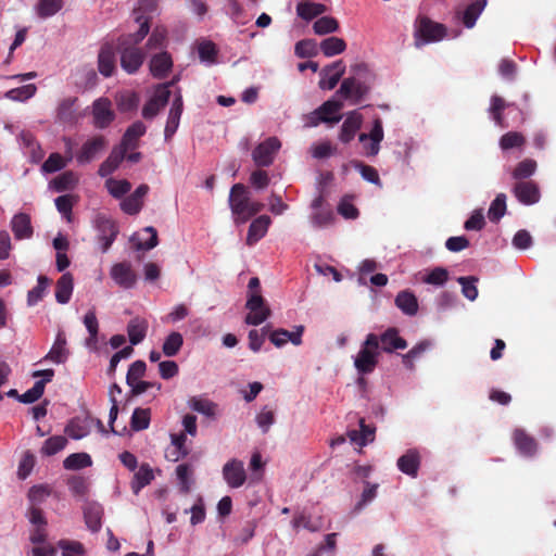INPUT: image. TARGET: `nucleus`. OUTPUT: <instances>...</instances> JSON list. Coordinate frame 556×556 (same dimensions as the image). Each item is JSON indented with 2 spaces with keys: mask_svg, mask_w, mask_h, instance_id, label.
Masks as SVG:
<instances>
[{
  "mask_svg": "<svg viewBox=\"0 0 556 556\" xmlns=\"http://www.w3.org/2000/svg\"><path fill=\"white\" fill-rule=\"evenodd\" d=\"M379 356L380 346L377 345V334L368 333L354 358V367L361 375L371 374L379 363Z\"/></svg>",
  "mask_w": 556,
  "mask_h": 556,
  "instance_id": "1",
  "label": "nucleus"
},
{
  "mask_svg": "<svg viewBox=\"0 0 556 556\" xmlns=\"http://www.w3.org/2000/svg\"><path fill=\"white\" fill-rule=\"evenodd\" d=\"M245 307L250 311L244 319L248 325L258 326L271 314L265 299L258 292L249 293Z\"/></svg>",
  "mask_w": 556,
  "mask_h": 556,
  "instance_id": "2",
  "label": "nucleus"
},
{
  "mask_svg": "<svg viewBox=\"0 0 556 556\" xmlns=\"http://www.w3.org/2000/svg\"><path fill=\"white\" fill-rule=\"evenodd\" d=\"M117 49L122 70L129 75L136 74L142 66L146 59V54L142 49L128 45L127 41L126 43H118Z\"/></svg>",
  "mask_w": 556,
  "mask_h": 556,
  "instance_id": "3",
  "label": "nucleus"
},
{
  "mask_svg": "<svg viewBox=\"0 0 556 556\" xmlns=\"http://www.w3.org/2000/svg\"><path fill=\"white\" fill-rule=\"evenodd\" d=\"M250 202L249 191L243 184H235L229 193L228 203L231 210L233 222L242 224L240 218L245 215Z\"/></svg>",
  "mask_w": 556,
  "mask_h": 556,
  "instance_id": "4",
  "label": "nucleus"
},
{
  "mask_svg": "<svg viewBox=\"0 0 556 556\" xmlns=\"http://www.w3.org/2000/svg\"><path fill=\"white\" fill-rule=\"evenodd\" d=\"M446 36V27L443 24L433 22L427 16H421L417 21L416 38L421 39V43L442 40Z\"/></svg>",
  "mask_w": 556,
  "mask_h": 556,
  "instance_id": "5",
  "label": "nucleus"
},
{
  "mask_svg": "<svg viewBox=\"0 0 556 556\" xmlns=\"http://www.w3.org/2000/svg\"><path fill=\"white\" fill-rule=\"evenodd\" d=\"M280 147L281 143L277 137H269L257 144L252 152V159L255 165L260 167L271 165Z\"/></svg>",
  "mask_w": 556,
  "mask_h": 556,
  "instance_id": "6",
  "label": "nucleus"
},
{
  "mask_svg": "<svg viewBox=\"0 0 556 556\" xmlns=\"http://www.w3.org/2000/svg\"><path fill=\"white\" fill-rule=\"evenodd\" d=\"M369 92V86L355 77L343 79L337 94L351 100L353 104H358Z\"/></svg>",
  "mask_w": 556,
  "mask_h": 556,
  "instance_id": "7",
  "label": "nucleus"
},
{
  "mask_svg": "<svg viewBox=\"0 0 556 556\" xmlns=\"http://www.w3.org/2000/svg\"><path fill=\"white\" fill-rule=\"evenodd\" d=\"M93 126L98 129L109 127L115 119L112 103L108 98H99L92 103Z\"/></svg>",
  "mask_w": 556,
  "mask_h": 556,
  "instance_id": "8",
  "label": "nucleus"
},
{
  "mask_svg": "<svg viewBox=\"0 0 556 556\" xmlns=\"http://www.w3.org/2000/svg\"><path fill=\"white\" fill-rule=\"evenodd\" d=\"M108 146L104 136L98 135L88 139L76 154V161L80 165L90 163Z\"/></svg>",
  "mask_w": 556,
  "mask_h": 556,
  "instance_id": "9",
  "label": "nucleus"
},
{
  "mask_svg": "<svg viewBox=\"0 0 556 556\" xmlns=\"http://www.w3.org/2000/svg\"><path fill=\"white\" fill-rule=\"evenodd\" d=\"M377 345L380 346V353H393L396 350H405L407 341L399 334V329L389 327L381 334H377Z\"/></svg>",
  "mask_w": 556,
  "mask_h": 556,
  "instance_id": "10",
  "label": "nucleus"
},
{
  "mask_svg": "<svg viewBox=\"0 0 556 556\" xmlns=\"http://www.w3.org/2000/svg\"><path fill=\"white\" fill-rule=\"evenodd\" d=\"M172 84L173 81L167 85H162L155 90L153 97L144 104L142 109V116L144 118H153L167 104L170 97L168 86Z\"/></svg>",
  "mask_w": 556,
  "mask_h": 556,
  "instance_id": "11",
  "label": "nucleus"
},
{
  "mask_svg": "<svg viewBox=\"0 0 556 556\" xmlns=\"http://www.w3.org/2000/svg\"><path fill=\"white\" fill-rule=\"evenodd\" d=\"M223 477L230 488L242 486L247 480L243 462L237 458L228 460L223 467Z\"/></svg>",
  "mask_w": 556,
  "mask_h": 556,
  "instance_id": "12",
  "label": "nucleus"
},
{
  "mask_svg": "<svg viewBox=\"0 0 556 556\" xmlns=\"http://www.w3.org/2000/svg\"><path fill=\"white\" fill-rule=\"evenodd\" d=\"M514 195L525 205H532L540 201L541 193L536 182L532 180L517 181L513 189Z\"/></svg>",
  "mask_w": 556,
  "mask_h": 556,
  "instance_id": "13",
  "label": "nucleus"
},
{
  "mask_svg": "<svg viewBox=\"0 0 556 556\" xmlns=\"http://www.w3.org/2000/svg\"><path fill=\"white\" fill-rule=\"evenodd\" d=\"M345 72L343 61L339 60L326 66L320 72L319 87L324 90H332Z\"/></svg>",
  "mask_w": 556,
  "mask_h": 556,
  "instance_id": "14",
  "label": "nucleus"
},
{
  "mask_svg": "<svg viewBox=\"0 0 556 556\" xmlns=\"http://www.w3.org/2000/svg\"><path fill=\"white\" fill-rule=\"evenodd\" d=\"M97 228L99 231L98 242L101 245L102 252L105 253L109 251L114 240L116 239L118 235V228L114 222L104 217H99L97 219Z\"/></svg>",
  "mask_w": 556,
  "mask_h": 556,
  "instance_id": "15",
  "label": "nucleus"
},
{
  "mask_svg": "<svg viewBox=\"0 0 556 556\" xmlns=\"http://www.w3.org/2000/svg\"><path fill=\"white\" fill-rule=\"evenodd\" d=\"M358 139L361 142H366L369 139L370 143L364 146L366 154L369 156L377 155L380 150V142L383 140V127L381 119L379 117L375 118L370 132L361 134Z\"/></svg>",
  "mask_w": 556,
  "mask_h": 556,
  "instance_id": "16",
  "label": "nucleus"
},
{
  "mask_svg": "<svg viewBox=\"0 0 556 556\" xmlns=\"http://www.w3.org/2000/svg\"><path fill=\"white\" fill-rule=\"evenodd\" d=\"M112 279L124 289H131L137 281V276L131 268L130 263H116L111 268Z\"/></svg>",
  "mask_w": 556,
  "mask_h": 556,
  "instance_id": "17",
  "label": "nucleus"
},
{
  "mask_svg": "<svg viewBox=\"0 0 556 556\" xmlns=\"http://www.w3.org/2000/svg\"><path fill=\"white\" fill-rule=\"evenodd\" d=\"M98 70L104 77H111L116 72V53L112 45L105 43L100 48Z\"/></svg>",
  "mask_w": 556,
  "mask_h": 556,
  "instance_id": "18",
  "label": "nucleus"
},
{
  "mask_svg": "<svg viewBox=\"0 0 556 556\" xmlns=\"http://www.w3.org/2000/svg\"><path fill=\"white\" fill-rule=\"evenodd\" d=\"M149 190L148 185H140L131 194L121 202L122 211L128 215H137L143 206V199Z\"/></svg>",
  "mask_w": 556,
  "mask_h": 556,
  "instance_id": "19",
  "label": "nucleus"
},
{
  "mask_svg": "<svg viewBox=\"0 0 556 556\" xmlns=\"http://www.w3.org/2000/svg\"><path fill=\"white\" fill-rule=\"evenodd\" d=\"M66 147V155L63 157L60 153H51L48 159L43 162L41 169L45 173H55L63 169L68 162L73 160L72 153V140L68 138L64 139Z\"/></svg>",
  "mask_w": 556,
  "mask_h": 556,
  "instance_id": "20",
  "label": "nucleus"
},
{
  "mask_svg": "<svg viewBox=\"0 0 556 556\" xmlns=\"http://www.w3.org/2000/svg\"><path fill=\"white\" fill-rule=\"evenodd\" d=\"M513 441L518 452L526 457H533L538 452L536 440L523 429L514 430Z\"/></svg>",
  "mask_w": 556,
  "mask_h": 556,
  "instance_id": "21",
  "label": "nucleus"
},
{
  "mask_svg": "<svg viewBox=\"0 0 556 556\" xmlns=\"http://www.w3.org/2000/svg\"><path fill=\"white\" fill-rule=\"evenodd\" d=\"M150 73L154 78H165L173 67V60L168 52L162 51L154 54L150 60Z\"/></svg>",
  "mask_w": 556,
  "mask_h": 556,
  "instance_id": "22",
  "label": "nucleus"
},
{
  "mask_svg": "<svg viewBox=\"0 0 556 556\" xmlns=\"http://www.w3.org/2000/svg\"><path fill=\"white\" fill-rule=\"evenodd\" d=\"M397 468L405 475L416 478L418 475V470L420 467V454L417 450L410 448L406 451L405 454H403L397 459Z\"/></svg>",
  "mask_w": 556,
  "mask_h": 556,
  "instance_id": "23",
  "label": "nucleus"
},
{
  "mask_svg": "<svg viewBox=\"0 0 556 556\" xmlns=\"http://www.w3.org/2000/svg\"><path fill=\"white\" fill-rule=\"evenodd\" d=\"M362 123H363L362 114H359L356 111L349 113L341 126L339 139L343 143H349L355 137V134L361 128Z\"/></svg>",
  "mask_w": 556,
  "mask_h": 556,
  "instance_id": "24",
  "label": "nucleus"
},
{
  "mask_svg": "<svg viewBox=\"0 0 556 556\" xmlns=\"http://www.w3.org/2000/svg\"><path fill=\"white\" fill-rule=\"evenodd\" d=\"M11 229L16 240L31 238L34 229L29 215L26 213L15 214L11 220Z\"/></svg>",
  "mask_w": 556,
  "mask_h": 556,
  "instance_id": "25",
  "label": "nucleus"
},
{
  "mask_svg": "<svg viewBox=\"0 0 556 556\" xmlns=\"http://www.w3.org/2000/svg\"><path fill=\"white\" fill-rule=\"evenodd\" d=\"M270 223V217L267 215L255 218L249 226L247 244L252 247L258 242L267 233Z\"/></svg>",
  "mask_w": 556,
  "mask_h": 556,
  "instance_id": "26",
  "label": "nucleus"
},
{
  "mask_svg": "<svg viewBox=\"0 0 556 556\" xmlns=\"http://www.w3.org/2000/svg\"><path fill=\"white\" fill-rule=\"evenodd\" d=\"M182 98L180 94H178L172 103V108L169 110L166 126L164 129V136L166 140L172 138L173 135L176 132L182 114Z\"/></svg>",
  "mask_w": 556,
  "mask_h": 556,
  "instance_id": "27",
  "label": "nucleus"
},
{
  "mask_svg": "<svg viewBox=\"0 0 556 556\" xmlns=\"http://www.w3.org/2000/svg\"><path fill=\"white\" fill-rule=\"evenodd\" d=\"M126 153L127 152L124 148H121L119 146L114 147L110 155L106 157V160L103 161L99 166V176L106 177L113 174L118 168L122 161L125 159Z\"/></svg>",
  "mask_w": 556,
  "mask_h": 556,
  "instance_id": "28",
  "label": "nucleus"
},
{
  "mask_svg": "<svg viewBox=\"0 0 556 556\" xmlns=\"http://www.w3.org/2000/svg\"><path fill=\"white\" fill-rule=\"evenodd\" d=\"M68 355L70 351L66 349L65 334L63 332H59L52 348L42 358V361H51L55 364H64L67 361Z\"/></svg>",
  "mask_w": 556,
  "mask_h": 556,
  "instance_id": "29",
  "label": "nucleus"
},
{
  "mask_svg": "<svg viewBox=\"0 0 556 556\" xmlns=\"http://www.w3.org/2000/svg\"><path fill=\"white\" fill-rule=\"evenodd\" d=\"M74 289V278L71 273L63 274L56 281L55 300L60 304L70 302Z\"/></svg>",
  "mask_w": 556,
  "mask_h": 556,
  "instance_id": "30",
  "label": "nucleus"
},
{
  "mask_svg": "<svg viewBox=\"0 0 556 556\" xmlns=\"http://www.w3.org/2000/svg\"><path fill=\"white\" fill-rule=\"evenodd\" d=\"M146 126L141 122H136L132 125H130L121 141L119 147L124 148L127 152L129 149H135L138 146V140L140 137H142L146 134Z\"/></svg>",
  "mask_w": 556,
  "mask_h": 556,
  "instance_id": "31",
  "label": "nucleus"
},
{
  "mask_svg": "<svg viewBox=\"0 0 556 556\" xmlns=\"http://www.w3.org/2000/svg\"><path fill=\"white\" fill-rule=\"evenodd\" d=\"M149 324L147 319L141 317L132 318L127 325V333L132 345L142 342L147 336Z\"/></svg>",
  "mask_w": 556,
  "mask_h": 556,
  "instance_id": "32",
  "label": "nucleus"
},
{
  "mask_svg": "<svg viewBox=\"0 0 556 556\" xmlns=\"http://www.w3.org/2000/svg\"><path fill=\"white\" fill-rule=\"evenodd\" d=\"M153 479L154 473L151 466L147 463L141 464L130 483L131 491L137 495L144 486L149 485Z\"/></svg>",
  "mask_w": 556,
  "mask_h": 556,
  "instance_id": "33",
  "label": "nucleus"
},
{
  "mask_svg": "<svg viewBox=\"0 0 556 556\" xmlns=\"http://www.w3.org/2000/svg\"><path fill=\"white\" fill-rule=\"evenodd\" d=\"M395 305L405 315L414 316L418 312V301L415 294L410 291L404 290L395 296Z\"/></svg>",
  "mask_w": 556,
  "mask_h": 556,
  "instance_id": "34",
  "label": "nucleus"
},
{
  "mask_svg": "<svg viewBox=\"0 0 556 556\" xmlns=\"http://www.w3.org/2000/svg\"><path fill=\"white\" fill-rule=\"evenodd\" d=\"M135 21L139 24V29L135 34H129L127 36H122L118 39V43H126L137 47L149 34L150 31V23L148 18L143 20L142 15H137Z\"/></svg>",
  "mask_w": 556,
  "mask_h": 556,
  "instance_id": "35",
  "label": "nucleus"
},
{
  "mask_svg": "<svg viewBox=\"0 0 556 556\" xmlns=\"http://www.w3.org/2000/svg\"><path fill=\"white\" fill-rule=\"evenodd\" d=\"M327 11V7L321 3H315L308 0L301 1L296 5L298 15L305 20L311 21Z\"/></svg>",
  "mask_w": 556,
  "mask_h": 556,
  "instance_id": "36",
  "label": "nucleus"
},
{
  "mask_svg": "<svg viewBox=\"0 0 556 556\" xmlns=\"http://www.w3.org/2000/svg\"><path fill=\"white\" fill-rule=\"evenodd\" d=\"M361 431L351 430L348 435L350 440L359 446H364L367 442H371L375 439L376 428L365 424L364 419L359 420Z\"/></svg>",
  "mask_w": 556,
  "mask_h": 556,
  "instance_id": "37",
  "label": "nucleus"
},
{
  "mask_svg": "<svg viewBox=\"0 0 556 556\" xmlns=\"http://www.w3.org/2000/svg\"><path fill=\"white\" fill-rule=\"evenodd\" d=\"M84 518L87 528L92 532H98L102 526V508L96 504L86 506L84 508Z\"/></svg>",
  "mask_w": 556,
  "mask_h": 556,
  "instance_id": "38",
  "label": "nucleus"
},
{
  "mask_svg": "<svg viewBox=\"0 0 556 556\" xmlns=\"http://www.w3.org/2000/svg\"><path fill=\"white\" fill-rule=\"evenodd\" d=\"M116 105L119 112L127 113L135 111L139 104V97L134 91H122L116 96Z\"/></svg>",
  "mask_w": 556,
  "mask_h": 556,
  "instance_id": "39",
  "label": "nucleus"
},
{
  "mask_svg": "<svg viewBox=\"0 0 556 556\" xmlns=\"http://www.w3.org/2000/svg\"><path fill=\"white\" fill-rule=\"evenodd\" d=\"M486 5V0H475L464 11L463 23L467 28L475 26L477 18Z\"/></svg>",
  "mask_w": 556,
  "mask_h": 556,
  "instance_id": "40",
  "label": "nucleus"
},
{
  "mask_svg": "<svg viewBox=\"0 0 556 556\" xmlns=\"http://www.w3.org/2000/svg\"><path fill=\"white\" fill-rule=\"evenodd\" d=\"M92 465V459L87 453H73L63 460L66 470H79Z\"/></svg>",
  "mask_w": 556,
  "mask_h": 556,
  "instance_id": "41",
  "label": "nucleus"
},
{
  "mask_svg": "<svg viewBox=\"0 0 556 556\" xmlns=\"http://www.w3.org/2000/svg\"><path fill=\"white\" fill-rule=\"evenodd\" d=\"M67 439L64 435H53L47 439L40 448L43 456H53L64 450L67 445Z\"/></svg>",
  "mask_w": 556,
  "mask_h": 556,
  "instance_id": "42",
  "label": "nucleus"
},
{
  "mask_svg": "<svg viewBox=\"0 0 556 556\" xmlns=\"http://www.w3.org/2000/svg\"><path fill=\"white\" fill-rule=\"evenodd\" d=\"M346 49V43L342 38L328 37L320 42V50L325 56H333L342 53Z\"/></svg>",
  "mask_w": 556,
  "mask_h": 556,
  "instance_id": "43",
  "label": "nucleus"
},
{
  "mask_svg": "<svg viewBox=\"0 0 556 556\" xmlns=\"http://www.w3.org/2000/svg\"><path fill=\"white\" fill-rule=\"evenodd\" d=\"M535 169L536 162L531 159H526L516 165L511 176L518 181H528L527 179L535 173Z\"/></svg>",
  "mask_w": 556,
  "mask_h": 556,
  "instance_id": "44",
  "label": "nucleus"
},
{
  "mask_svg": "<svg viewBox=\"0 0 556 556\" xmlns=\"http://www.w3.org/2000/svg\"><path fill=\"white\" fill-rule=\"evenodd\" d=\"M151 410L150 408L137 407L130 419V427L134 431L146 430L150 426Z\"/></svg>",
  "mask_w": 556,
  "mask_h": 556,
  "instance_id": "45",
  "label": "nucleus"
},
{
  "mask_svg": "<svg viewBox=\"0 0 556 556\" xmlns=\"http://www.w3.org/2000/svg\"><path fill=\"white\" fill-rule=\"evenodd\" d=\"M51 283V279L45 275H40L37 279V286L28 291L27 303L29 306L36 305L42 300L46 289Z\"/></svg>",
  "mask_w": 556,
  "mask_h": 556,
  "instance_id": "46",
  "label": "nucleus"
},
{
  "mask_svg": "<svg viewBox=\"0 0 556 556\" xmlns=\"http://www.w3.org/2000/svg\"><path fill=\"white\" fill-rule=\"evenodd\" d=\"M53 188L58 192L74 189L78 184V176L72 170H66L53 179Z\"/></svg>",
  "mask_w": 556,
  "mask_h": 556,
  "instance_id": "47",
  "label": "nucleus"
},
{
  "mask_svg": "<svg viewBox=\"0 0 556 556\" xmlns=\"http://www.w3.org/2000/svg\"><path fill=\"white\" fill-rule=\"evenodd\" d=\"M67 485L73 496L85 498L89 492L88 479L83 476H72L67 479Z\"/></svg>",
  "mask_w": 556,
  "mask_h": 556,
  "instance_id": "48",
  "label": "nucleus"
},
{
  "mask_svg": "<svg viewBox=\"0 0 556 556\" xmlns=\"http://www.w3.org/2000/svg\"><path fill=\"white\" fill-rule=\"evenodd\" d=\"M76 101H77V98L70 97V98L63 99L60 102L58 110H56L58 121H60L62 123H70L75 119L74 105H75Z\"/></svg>",
  "mask_w": 556,
  "mask_h": 556,
  "instance_id": "49",
  "label": "nucleus"
},
{
  "mask_svg": "<svg viewBox=\"0 0 556 556\" xmlns=\"http://www.w3.org/2000/svg\"><path fill=\"white\" fill-rule=\"evenodd\" d=\"M184 338L181 333L173 331L166 337L162 345V351L166 356L173 357L179 353Z\"/></svg>",
  "mask_w": 556,
  "mask_h": 556,
  "instance_id": "50",
  "label": "nucleus"
},
{
  "mask_svg": "<svg viewBox=\"0 0 556 556\" xmlns=\"http://www.w3.org/2000/svg\"><path fill=\"white\" fill-rule=\"evenodd\" d=\"M506 213V195L498 193L491 202L488 211V217L492 223H497Z\"/></svg>",
  "mask_w": 556,
  "mask_h": 556,
  "instance_id": "51",
  "label": "nucleus"
},
{
  "mask_svg": "<svg viewBox=\"0 0 556 556\" xmlns=\"http://www.w3.org/2000/svg\"><path fill=\"white\" fill-rule=\"evenodd\" d=\"M64 431L70 438L74 440H80L87 437L90 432L88 425L78 418L71 419Z\"/></svg>",
  "mask_w": 556,
  "mask_h": 556,
  "instance_id": "52",
  "label": "nucleus"
},
{
  "mask_svg": "<svg viewBox=\"0 0 556 556\" xmlns=\"http://www.w3.org/2000/svg\"><path fill=\"white\" fill-rule=\"evenodd\" d=\"M105 187L113 198L121 199L130 191L131 184L126 179L110 178L105 181Z\"/></svg>",
  "mask_w": 556,
  "mask_h": 556,
  "instance_id": "53",
  "label": "nucleus"
},
{
  "mask_svg": "<svg viewBox=\"0 0 556 556\" xmlns=\"http://www.w3.org/2000/svg\"><path fill=\"white\" fill-rule=\"evenodd\" d=\"M37 87L34 84L13 88L5 93V97L13 101H26L35 96Z\"/></svg>",
  "mask_w": 556,
  "mask_h": 556,
  "instance_id": "54",
  "label": "nucleus"
},
{
  "mask_svg": "<svg viewBox=\"0 0 556 556\" xmlns=\"http://www.w3.org/2000/svg\"><path fill=\"white\" fill-rule=\"evenodd\" d=\"M62 0H39L37 14L41 18L50 17L56 14L62 9Z\"/></svg>",
  "mask_w": 556,
  "mask_h": 556,
  "instance_id": "55",
  "label": "nucleus"
},
{
  "mask_svg": "<svg viewBox=\"0 0 556 556\" xmlns=\"http://www.w3.org/2000/svg\"><path fill=\"white\" fill-rule=\"evenodd\" d=\"M507 104L505 100L500 96H492L491 105L489 109L490 114L493 117V121L496 125L504 127V116L503 112L506 109Z\"/></svg>",
  "mask_w": 556,
  "mask_h": 556,
  "instance_id": "56",
  "label": "nucleus"
},
{
  "mask_svg": "<svg viewBox=\"0 0 556 556\" xmlns=\"http://www.w3.org/2000/svg\"><path fill=\"white\" fill-rule=\"evenodd\" d=\"M339 28V23L334 17L331 16H323L318 18L314 25L313 29L317 35H326L330 33L337 31Z\"/></svg>",
  "mask_w": 556,
  "mask_h": 556,
  "instance_id": "57",
  "label": "nucleus"
},
{
  "mask_svg": "<svg viewBox=\"0 0 556 556\" xmlns=\"http://www.w3.org/2000/svg\"><path fill=\"white\" fill-rule=\"evenodd\" d=\"M256 424L263 433H267L271 425L275 424V409L265 405L256 415Z\"/></svg>",
  "mask_w": 556,
  "mask_h": 556,
  "instance_id": "58",
  "label": "nucleus"
},
{
  "mask_svg": "<svg viewBox=\"0 0 556 556\" xmlns=\"http://www.w3.org/2000/svg\"><path fill=\"white\" fill-rule=\"evenodd\" d=\"M167 33L164 27H155L150 35L146 48L148 50L163 49L166 43Z\"/></svg>",
  "mask_w": 556,
  "mask_h": 556,
  "instance_id": "59",
  "label": "nucleus"
},
{
  "mask_svg": "<svg viewBox=\"0 0 556 556\" xmlns=\"http://www.w3.org/2000/svg\"><path fill=\"white\" fill-rule=\"evenodd\" d=\"M189 406L203 415L213 416L215 414L216 405L210 400L193 396L189 400Z\"/></svg>",
  "mask_w": 556,
  "mask_h": 556,
  "instance_id": "60",
  "label": "nucleus"
},
{
  "mask_svg": "<svg viewBox=\"0 0 556 556\" xmlns=\"http://www.w3.org/2000/svg\"><path fill=\"white\" fill-rule=\"evenodd\" d=\"M526 142L522 134L517 131H509L502 136L500 140V146L503 150H509L513 148L522 147Z\"/></svg>",
  "mask_w": 556,
  "mask_h": 556,
  "instance_id": "61",
  "label": "nucleus"
},
{
  "mask_svg": "<svg viewBox=\"0 0 556 556\" xmlns=\"http://www.w3.org/2000/svg\"><path fill=\"white\" fill-rule=\"evenodd\" d=\"M353 166L359 170L362 177L375 185H381V180L377 169L370 165L364 164L359 161H354Z\"/></svg>",
  "mask_w": 556,
  "mask_h": 556,
  "instance_id": "62",
  "label": "nucleus"
},
{
  "mask_svg": "<svg viewBox=\"0 0 556 556\" xmlns=\"http://www.w3.org/2000/svg\"><path fill=\"white\" fill-rule=\"evenodd\" d=\"M198 53L202 62L214 63L217 56V49L214 42L203 41L198 46Z\"/></svg>",
  "mask_w": 556,
  "mask_h": 556,
  "instance_id": "63",
  "label": "nucleus"
},
{
  "mask_svg": "<svg viewBox=\"0 0 556 556\" xmlns=\"http://www.w3.org/2000/svg\"><path fill=\"white\" fill-rule=\"evenodd\" d=\"M294 52L299 58H311L317 54L316 42L312 39L300 40L295 43Z\"/></svg>",
  "mask_w": 556,
  "mask_h": 556,
  "instance_id": "64",
  "label": "nucleus"
}]
</instances>
